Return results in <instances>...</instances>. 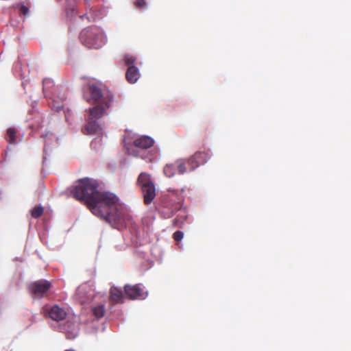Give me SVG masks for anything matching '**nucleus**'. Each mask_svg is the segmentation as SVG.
<instances>
[{
  "label": "nucleus",
  "instance_id": "obj_12",
  "mask_svg": "<svg viewBox=\"0 0 351 351\" xmlns=\"http://www.w3.org/2000/svg\"><path fill=\"white\" fill-rule=\"evenodd\" d=\"M49 316L53 320L59 322L63 320L66 316V312L58 305L53 306L49 311Z\"/></svg>",
  "mask_w": 351,
  "mask_h": 351
},
{
  "label": "nucleus",
  "instance_id": "obj_25",
  "mask_svg": "<svg viewBox=\"0 0 351 351\" xmlns=\"http://www.w3.org/2000/svg\"><path fill=\"white\" fill-rule=\"evenodd\" d=\"M132 73H133V84H134V82H136L137 81V80L140 77V74H139L138 69L136 67H135L134 65H133Z\"/></svg>",
  "mask_w": 351,
  "mask_h": 351
},
{
  "label": "nucleus",
  "instance_id": "obj_27",
  "mask_svg": "<svg viewBox=\"0 0 351 351\" xmlns=\"http://www.w3.org/2000/svg\"><path fill=\"white\" fill-rule=\"evenodd\" d=\"M80 18L82 20H84V19H86L88 21H89V18H88V16L86 14L81 15V16H80Z\"/></svg>",
  "mask_w": 351,
  "mask_h": 351
},
{
  "label": "nucleus",
  "instance_id": "obj_20",
  "mask_svg": "<svg viewBox=\"0 0 351 351\" xmlns=\"http://www.w3.org/2000/svg\"><path fill=\"white\" fill-rule=\"evenodd\" d=\"M44 212V209L41 206H35L31 211L32 217L37 219L39 218Z\"/></svg>",
  "mask_w": 351,
  "mask_h": 351
},
{
  "label": "nucleus",
  "instance_id": "obj_13",
  "mask_svg": "<svg viewBox=\"0 0 351 351\" xmlns=\"http://www.w3.org/2000/svg\"><path fill=\"white\" fill-rule=\"evenodd\" d=\"M108 108L106 107V105L97 104L95 107L90 108L88 119L97 121L104 115Z\"/></svg>",
  "mask_w": 351,
  "mask_h": 351
},
{
  "label": "nucleus",
  "instance_id": "obj_29",
  "mask_svg": "<svg viewBox=\"0 0 351 351\" xmlns=\"http://www.w3.org/2000/svg\"><path fill=\"white\" fill-rule=\"evenodd\" d=\"M48 135V133H47L45 135H42V137L47 136Z\"/></svg>",
  "mask_w": 351,
  "mask_h": 351
},
{
  "label": "nucleus",
  "instance_id": "obj_6",
  "mask_svg": "<svg viewBox=\"0 0 351 351\" xmlns=\"http://www.w3.org/2000/svg\"><path fill=\"white\" fill-rule=\"evenodd\" d=\"M210 156L208 152H196L193 156L189 157V167L190 171L197 169L200 165L205 164Z\"/></svg>",
  "mask_w": 351,
  "mask_h": 351
},
{
  "label": "nucleus",
  "instance_id": "obj_5",
  "mask_svg": "<svg viewBox=\"0 0 351 351\" xmlns=\"http://www.w3.org/2000/svg\"><path fill=\"white\" fill-rule=\"evenodd\" d=\"M51 287L50 282L39 280L29 285V290L34 298H41L48 292Z\"/></svg>",
  "mask_w": 351,
  "mask_h": 351
},
{
  "label": "nucleus",
  "instance_id": "obj_3",
  "mask_svg": "<svg viewBox=\"0 0 351 351\" xmlns=\"http://www.w3.org/2000/svg\"><path fill=\"white\" fill-rule=\"evenodd\" d=\"M136 185L141 189L143 202L145 205L151 204L156 197L155 184L151 179L150 175L141 173L136 181Z\"/></svg>",
  "mask_w": 351,
  "mask_h": 351
},
{
  "label": "nucleus",
  "instance_id": "obj_1",
  "mask_svg": "<svg viewBox=\"0 0 351 351\" xmlns=\"http://www.w3.org/2000/svg\"><path fill=\"white\" fill-rule=\"evenodd\" d=\"M71 193L75 199L84 202L93 215L110 223L125 226L130 221L125 206L119 203L117 196L109 191H99L96 180L80 179Z\"/></svg>",
  "mask_w": 351,
  "mask_h": 351
},
{
  "label": "nucleus",
  "instance_id": "obj_26",
  "mask_svg": "<svg viewBox=\"0 0 351 351\" xmlns=\"http://www.w3.org/2000/svg\"><path fill=\"white\" fill-rule=\"evenodd\" d=\"M20 14L26 16L29 12V8L25 5H21L19 10Z\"/></svg>",
  "mask_w": 351,
  "mask_h": 351
},
{
  "label": "nucleus",
  "instance_id": "obj_11",
  "mask_svg": "<svg viewBox=\"0 0 351 351\" xmlns=\"http://www.w3.org/2000/svg\"><path fill=\"white\" fill-rule=\"evenodd\" d=\"M101 131V126L96 120L88 119L87 123L83 129L84 134L93 135L99 133Z\"/></svg>",
  "mask_w": 351,
  "mask_h": 351
},
{
  "label": "nucleus",
  "instance_id": "obj_9",
  "mask_svg": "<svg viewBox=\"0 0 351 351\" xmlns=\"http://www.w3.org/2000/svg\"><path fill=\"white\" fill-rule=\"evenodd\" d=\"M79 323L76 320H68L64 325V330L69 339L76 337L79 332Z\"/></svg>",
  "mask_w": 351,
  "mask_h": 351
},
{
  "label": "nucleus",
  "instance_id": "obj_16",
  "mask_svg": "<svg viewBox=\"0 0 351 351\" xmlns=\"http://www.w3.org/2000/svg\"><path fill=\"white\" fill-rule=\"evenodd\" d=\"M124 65L128 66L125 77L129 83H132V56L130 54L125 56L123 58Z\"/></svg>",
  "mask_w": 351,
  "mask_h": 351
},
{
  "label": "nucleus",
  "instance_id": "obj_22",
  "mask_svg": "<svg viewBox=\"0 0 351 351\" xmlns=\"http://www.w3.org/2000/svg\"><path fill=\"white\" fill-rule=\"evenodd\" d=\"M123 143V147L125 149L126 153L128 154H130V151H131V147H132L131 138L129 136H124Z\"/></svg>",
  "mask_w": 351,
  "mask_h": 351
},
{
  "label": "nucleus",
  "instance_id": "obj_28",
  "mask_svg": "<svg viewBox=\"0 0 351 351\" xmlns=\"http://www.w3.org/2000/svg\"><path fill=\"white\" fill-rule=\"evenodd\" d=\"M132 156H136V154H135V152H134V150H133Z\"/></svg>",
  "mask_w": 351,
  "mask_h": 351
},
{
  "label": "nucleus",
  "instance_id": "obj_17",
  "mask_svg": "<svg viewBox=\"0 0 351 351\" xmlns=\"http://www.w3.org/2000/svg\"><path fill=\"white\" fill-rule=\"evenodd\" d=\"M186 219V215L184 211L180 210V213L178 216L173 220V226L175 228H182L183 224Z\"/></svg>",
  "mask_w": 351,
  "mask_h": 351
},
{
  "label": "nucleus",
  "instance_id": "obj_15",
  "mask_svg": "<svg viewBox=\"0 0 351 351\" xmlns=\"http://www.w3.org/2000/svg\"><path fill=\"white\" fill-rule=\"evenodd\" d=\"M189 158H180L175 161V165L176 166L177 172L179 174H184L189 170Z\"/></svg>",
  "mask_w": 351,
  "mask_h": 351
},
{
  "label": "nucleus",
  "instance_id": "obj_2",
  "mask_svg": "<svg viewBox=\"0 0 351 351\" xmlns=\"http://www.w3.org/2000/svg\"><path fill=\"white\" fill-rule=\"evenodd\" d=\"M82 43L88 48L98 49L105 43V36L102 29L97 26L84 28L80 34Z\"/></svg>",
  "mask_w": 351,
  "mask_h": 351
},
{
  "label": "nucleus",
  "instance_id": "obj_21",
  "mask_svg": "<svg viewBox=\"0 0 351 351\" xmlns=\"http://www.w3.org/2000/svg\"><path fill=\"white\" fill-rule=\"evenodd\" d=\"M16 130L14 128H9L7 130V141L10 143H14L16 141Z\"/></svg>",
  "mask_w": 351,
  "mask_h": 351
},
{
  "label": "nucleus",
  "instance_id": "obj_4",
  "mask_svg": "<svg viewBox=\"0 0 351 351\" xmlns=\"http://www.w3.org/2000/svg\"><path fill=\"white\" fill-rule=\"evenodd\" d=\"M88 92L90 98L87 99V101L91 100L94 104L106 105V107H110L112 100V95L110 93L102 91L99 87L95 84L88 86Z\"/></svg>",
  "mask_w": 351,
  "mask_h": 351
},
{
  "label": "nucleus",
  "instance_id": "obj_14",
  "mask_svg": "<svg viewBox=\"0 0 351 351\" xmlns=\"http://www.w3.org/2000/svg\"><path fill=\"white\" fill-rule=\"evenodd\" d=\"M148 293L141 284L133 285V300H144L147 297Z\"/></svg>",
  "mask_w": 351,
  "mask_h": 351
},
{
  "label": "nucleus",
  "instance_id": "obj_24",
  "mask_svg": "<svg viewBox=\"0 0 351 351\" xmlns=\"http://www.w3.org/2000/svg\"><path fill=\"white\" fill-rule=\"evenodd\" d=\"M183 236H184L183 232L178 230L173 233V238L176 241L178 242L182 239Z\"/></svg>",
  "mask_w": 351,
  "mask_h": 351
},
{
  "label": "nucleus",
  "instance_id": "obj_19",
  "mask_svg": "<svg viewBox=\"0 0 351 351\" xmlns=\"http://www.w3.org/2000/svg\"><path fill=\"white\" fill-rule=\"evenodd\" d=\"M163 172L168 178L174 176L178 173L175 162L173 164H167L163 169Z\"/></svg>",
  "mask_w": 351,
  "mask_h": 351
},
{
  "label": "nucleus",
  "instance_id": "obj_23",
  "mask_svg": "<svg viewBox=\"0 0 351 351\" xmlns=\"http://www.w3.org/2000/svg\"><path fill=\"white\" fill-rule=\"evenodd\" d=\"M135 6L136 8L144 10L146 8V1L145 0H136L134 2Z\"/></svg>",
  "mask_w": 351,
  "mask_h": 351
},
{
  "label": "nucleus",
  "instance_id": "obj_18",
  "mask_svg": "<svg viewBox=\"0 0 351 351\" xmlns=\"http://www.w3.org/2000/svg\"><path fill=\"white\" fill-rule=\"evenodd\" d=\"M92 313L97 319L104 317L106 313L105 306L104 304H97L92 308Z\"/></svg>",
  "mask_w": 351,
  "mask_h": 351
},
{
  "label": "nucleus",
  "instance_id": "obj_10",
  "mask_svg": "<svg viewBox=\"0 0 351 351\" xmlns=\"http://www.w3.org/2000/svg\"><path fill=\"white\" fill-rule=\"evenodd\" d=\"M154 144V140L148 136H141L133 141V145L143 149L152 147Z\"/></svg>",
  "mask_w": 351,
  "mask_h": 351
},
{
  "label": "nucleus",
  "instance_id": "obj_7",
  "mask_svg": "<svg viewBox=\"0 0 351 351\" xmlns=\"http://www.w3.org/2000/svg\"><path fill=\"white\" fill-rule=\"evenodd\" d=\"M125 289V293H123V291L117 288V287H112L110 289V300L112 302L117 304L119 302H122L125 296H128L129 299H132V287L130 285H127L124 287Z\"/></svg>",
  "mask_w": 351,
  "mask_h": 351
},
{
  "label": "nucleus",
  "instance_id": "obj_30",
  "mask_svg": "<svg viewBox=\"0 0 351 351\" xmlns=\"http://www.w3.org/2000/svg\"><path fill=\"white\" fill-rule=\"evenodd\" d=\"M66 351H73V350H66Z\"/></svg>",
  "mask_w": 351,
  "mask_h": 351
},
{
  "label": "nucleus",
  "instance_id": "obj_8",
  "mask_svg": "<svg viewBox=\"0 0 351 351\" xmlns=\"http://www.w3.org/2000/svg\"><path fill=\"white\" fill-rule=\"evenodd\" d=\"M76 295L82 304L87 303L94 297V291L91 287L85 283L80 285L76 291Z\"/></svg>",
  "mask_w": 351,
  "mask_h": 351
}]
</instances>
